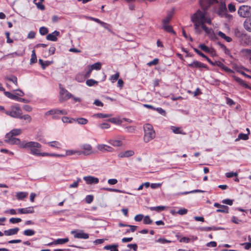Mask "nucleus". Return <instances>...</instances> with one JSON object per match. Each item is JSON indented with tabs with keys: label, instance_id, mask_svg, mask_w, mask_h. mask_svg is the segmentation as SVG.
I'll list each match as a JSON object with an SVG mask.
<instances>
[{
	"label": "nucleus",
	"instance_id": "f257e3e1",
	"mask_svg": "<svg viewBox=\"0 0 251 251\" xmlns=\"http://www.w3.org/2000/svg\"><path fill=\"white\" fill-rule=\"evenodd\" d=\"M190 18L191 21L194 24L195 32L198 34L201 33V25L206 23L209 25L212 24L211 18L205 10H198Z\"/></svg>",
	"mask_w": 251,
	"mask_h": 251
},
{
	"label": "nucleus",
	"instance_id": "f03ea898",
	"mask_svg": "<svg viewBox=\"0 0 251 251\" xmlns=\"http://www.w3.org/2000/svg\"><path fill=\"white\" fill-rule=\"evenodd\" d=\"M22 147V149H29L30 153L36 156L37 154H39V150L42 147V145L40 143L34 141L26 142L24 141Z\"/></svg>",
	"mask_w": 251,
	"mask_h": 251
},
{
	"label": "nucleus",
	"instance_id": "7ed1b4c3",
	"mask_svg": "<svg viewBox=\"0 0 251 251\" xmlns=\"http://www.w3.org/2000/svg\"><path fill=\"white\" fill-rule=\"evenodd\" d=\"M144 141L148 143L155 137V132L152 126L150 124H146L143 126Z\"/></svg>",
	"mask_w": 251,
	"mask_h": 251
},
{
	"label": "nucleus",
	"instance_id": "20e7f679",
	"mask_svg": "<svg viewBox=\"0 0 251 251\" xmlns=\"http://www.w3.org/2000/svg\"><path fill=\"white\" fill-rule=\"evenodd\" d=\"M4 113L12 118L19 119L22 114V110L18 104L11 106L10 110H5Z\"/></svg>",
	"mask_w": 251,
	"mask_h": 251
},
{
	"label": "nucleus",
	"instance_id": "39448f33",
	"mask_svg": "<svg viewBox=\"0 0 251 251\" xmlns=\"http://www.w3.org/2000/svg\"><path fill=\"white\" fill-rule=\"evenodd\" d=\"M68 112L66 110L62 109L60 110L58 108L52 109L46 112L45 114V116L52 115V119L54 120L59 119L60 117L59 115H67Z\"/></svg>",
	"mask_w": 251,
	"mask_h": 251
},
{
	"label": "nucleus",
	"instance_id": "423d86ee",
	"mask_svg": "<svg viewBox=\"0 0 251 251\" xmlns=\"http://www.w3.org/2000/svg\"><path fill=\"white\" fill-rule=\"evenodd\" d=\"M239 16L243 18H248L251 16V7L248 5H242L238 10Z\"/></svg>",
	"mask_w": 251,
	"mask_h": 251
},
{
	"label": "nucleus",
	"instance_id": "0eeeda50",
	"mask_svg": "<svg viewBox=\"0 0 251 251\" xmlns=\"http://www.w3.org/2000/svg\"><path fill=\"white\" fill-rule=\"evenodd\" d=\"M80 148L82 151H79V152H78V155H89L93 153L92 147L90 144L82 145Z\"/></svg>",
	"mask_w": 251,
	"mask_h": 251
},
{
	"label": "nucleus",
	"instance_id": "6e6552de",
	"mask_svg": "<svg viewBox=\"0 0 251 251\" xmlns=\"http://www.w3.org/2000/svg\"><path fill=\"white\" fill-rule=\"evenodd\" d=\"M227 10L225 2H221L219 6L218 14L222 16L226 17H232V16L227 13Z\"/></svg>",
	"mask_w": 251,
	"mask_h": 251
},
{
	"label": "nucleus",
	"instance_id": "1a4fd4ad",
	"mask_svg": "<svg viewBox=\"0 0 251 251\" xmlns=\"http://www.w3.org/2000/svg\"><path fill=\"white\" fill-rule=\"evenodd\" d=\"M4 140L5 142L10 145H18L20 148L22 149V144H23V141L21 142L19 138H15L14 137L5 138Z\"/></svg>",
	"mask_w": 251,
	"mask_h": 251
},
{
	"label": "nucleus",
	"instance_id": "9d476101",
	"mask_svg": "<svg viewBox=\"0 0 251 251\" xmlns=\"http://www.w3.org/2000/svg\"><path fill=\"white\" fill-rule=\"evenodd\" d=\"M188 66L191 68H198V69H201V68H205L207 70H208V67L206 66V65L199 62L197 60H194L192 63H189L188 64Z\"/></svg>",
	"mask_w": 251,
	"mask_h": 251
},
{
	"label": "nucleus",
	"instance_id": "9b49d317",
	"mask_svg": "<svg viewBox=\"0 0 251 251\" xmlns=\"http://www.w3.org/2000/svg\"><path fill=\"white\" fill-rule=\"evenodd\" d=\"M214 206L216 207L219 208L216 210V212L217 213H228V207L227 206L225 205H221L218 203H215L214 204Z\"/></svg>",
	"mask_w": 251,
	"mask_h": 251
},
{
	"label": "nucleus",
	"instance_id": "f8f14e48",
	"mask_svg": "<svg viewBox=\"0 0 251 251\" xmlns=\"http://www.w3.org/2000/svg\"><path fill=\"white\" fill-rule=\"evenodd\" d=\"M83 179L88 184H98L99 182L98 178L91 176H84Z\"/></svg>",
	"mask_w": 251,
	"mask_h": 251
},
{
	"label": "nucleus",
	"instance_id": "ddd939ff",
	"mask_svg": "<svg viewBox=\"0 0 251 251\" xmlns=\"http://www.w3.org/2000/svg\"><path fill=\"white\" fill-rule=\"evenodd\" d=\"M97 149L101 152H113L114 150L112 147L104 144L98 145Z\"/></svg>",
	"mask_w": 251,
	"mask_h": 251
},
{
	"label": "nucleus",
	"instance_id": "4468645a",
	"mask_svg": "<svg viewBox=\"0 0 251 251\" xmlns=\"http://www.w3.org/2000/svg\"><path fill=\"white\" fill-rule=\"evenodd\" d=\"M213 66H217L222 68L225 72L228 73H232L233 71L230 68L225 66L222 62L220 61H215L214 62Z\"/></svg>",
	"mask_w": 251,
	"mask_h": 251
},
{
	"label": "nucleus",
	"instance_id": "2eb2a0df",
	"mask_svg": "<svg viewBox=\"0 0 251 251\" xmlns=\"http://www.w3.org/2000/svg\"><path fill=\"white\" fill-rule=\"evenodd\" d=\"M22 130L20 128H15L11 130L10 132L6 133L5 135V138H9L14 137L15 136H18L21 134Z\"/></svg>",
	"mask_w": 251,
	"mask_h": 251
},
{
	"label": "nucleus",
	"instance_id": "dca6fc26",
	"mask_svg": "<svg viewBox=\"0 0 251 251\" xmlns=\"http://www.w3.org/2000/svg\"><path fill=\"white\" fill-rule=\"evenodd\" d=\"M234 69L238 73L244 75V76L248 78L251 77V75H247L245 72H243L242 70H244L247 72H250L249 69L245 68L243 66H239L237 65H234Z\"/></svg>",
	"mask_w": 251,
	"mask_h": 251
},
{
	"label": "nucleus",
	"instance_id": "f3484780",
	"mask_svg": "<svg viewBox=\"0 0 251 251\" xmlns=\"http://www.w3.org/2000/svg\"><path fill=\"white\" fill-rule=\"evenodd\" d=\"M59 35H60V32L57 30H55L51 33L49 34L47 36L46 39H47V40H48L49 41L55 42L57 40V37L59 36Z\"/></svg>",
	"mask_w": 251,
	"mask_h": 251
},
{
	"label": "nucleus",
	"instance_id": "a211bd4d",
	"mask_svg": "<svg viewBox=\"0 0 251 251\" xmlns=\"http://www.w3.org/2000/svg\"><path fill=\"white\" fill-rule=\"evenodd\" d=\"M134 154V152L132 150H128L124 152H121L118 154L119 158L129 157L132 156Z\"/></svg>",
	"mask_w": 251,
	"mask_h": 251
},
{
	"label": "nucleus",
	"instance_id": "6ab92c4d",
	"mask_svg": "<svg viewBox=\"0 0 251 251\" xmlns=\"http://www.w3.org/2000/svg\"><path fill=\"white\" fill-rule=\"evenodd\" d=\"M233 77L234 79L237 82H238L240 85L244 87L247 89H251V87L249 85H248L244 80H243L241 78L236 76H233Z\"/></svg>",
	"mask_w": 251,
	"mask_h": 251
},
{
	"label": "nucleus",
	"instance_id": "aec40b11",
	"mask_svg": "<svg viewBox=\"0 0 251 251\" xmlns=\"http://www.w3.org/2000/svg\"><path fill=\"white\" fill-rule=\"evenodd\" d=\"M18 212L20 214H30L34 213L33 207H29L25 208H19L18 209Z\"/></svg>",
	"mask_w": 251,
	"mask_h": 251
},
{
	"label": "nucleus",
	"instance_id": "412c9836",
	"mask_svg": "<svg viewBox=\"0 0 251 251\" xmlns=\"http://www.w3.org/2000/svg\"><path fill=\"white\" fill-rule=\"evenodd\" d=\"M19 230L18 227H15L14 228H11L8 230H6L4 231V234L6 236H11L16 234Z\"/></svg>",
	"mask_w": 251,
	"mask_h": 251
},
{
	"label": "nucleus",
	"instance_id": "4be33fe9",
	"mask_svg": "<svg viewBox=\"0 0 251 251\" xmlns=\"http://www.w3.org/2000/svg\"><path fill=\"white\" fill-rule=\"evenodd\" d=\"M4 94L5 96L8 97V98L14 100H17L18 101V100L19 99V97L18 96L17 94H12L9 92L7 91H4Z\"/></svg>",
	"mask_w": 251,
	"mask_h": 251
},
{
	"label": "nucleus",
	"instance_id": "5701e85b",
	"mask_svg": "<svg viewBox=\"0 0 251 251\" xmlns=\"http://www.w3.org/2000/svg\"><path fill=\"white\" fill-rule=\"evenodd\" d=\"M74 237L78 239H86L89 238V234L83 232H78L74 235Z\"/></svg>",
	"mask_w": 251,
	"mask_h": 251
},
{
	"label": "nucleus",
	"instance_id": "b1692460",
	"mask_svg": "<svg viewBox=\"0 0 251 251\" xmlns=\"http://www.w3.org/2000/svg\"><path fill=\"white\" fill-rule=\"evenodd\" d=\"M19 119L24 120L25 121L26 124H29L32 121L31 117L28 114H25L24 115L21 114Z\"/></svg>",
	"mask_w": 251,
	"mask_h": 251
},
{
	"label": "nucleus",
	"instance_id": "393cba45",
	"mask_svg": "<svg viewBox=\"0 0 251 251\" xmlns=\"http://www.w3.org/2000/svg\"><path fill=\"white\" fill-rule=\"evenodd\" d=\"M108 143L114 147H120L123 145L122 142L119 140H110Z\"/></svg>",
	"mask_w": 251,
	"mask_h": 251
},
{
	"label": "nucleus",
	"instance_id": "a878e982",
	"mask_svg": "<svg viewBox=\"0 0 251 251\" xmlns=\"http://www.w3.org/2000/svg\"><path fill=\"white\" fill-rule=\"evenodd\" d=\"M162 28L169 33L176 34V32L173 30V27L171 25H167V24H163Z\"/></svg>",
	"mask_w": 251,
	"mask_h": 251
},
{
	"label": "nucleus",
	"instance_id": "bb28decb",
	"mask_svg": "<svg viewBox=\"0 0 251 251\" xmlns=\"http://www.w3.org/2000/svg\"><path fill=\"white\" fill-rule=\"evenodd\" d=\"M118 247V245L114 244L105 246L104 247L103 249L106 250H110V251H119L117 249Z\"/></svg>",
	"mask_w": 251,
	"mask_h": 251
},
{
	"label": "nucleus",
	"instance_id": "cd10ccee",
	"mask_svg": "<svg viewBox=\"0 0 251 251\" xmlns=\"http://www.w3.org/2000/svg\"><path fill=\"white\" fill-rule=\"evenodd\" d=\"M173 15V12H169L167 16L163 20L162 23L163 24H168Z\"/></svg>",
	"mask_w": 251,
	"mask_h": 251
},
{
	"label": "nucleus",
	"instance_id": "c85d7f7f",
	"mask_svg": "<svg viewBox=\"0 0 251 251\" xmlns=\"http://www.w3.org/2000/svg\"><path fill=\"white\" fill-rule=\"evenodd\" d=\"M52 63V61H44L42 59H40L39 60V63L41 65V67L43 70L45 69V68L50 65Z\"/></svg>",
	"mask_w": 251,
	"mask_h": 251
},
{
	"label": "nucleus",
	"instance_id": "c756f323",
	"mask_svg": "<svg viewBox=\"0 0 251 251\" xmlns=\"http://www.w3.org/2000/svg\"><path fill=\"white\" fill-rule=\"evenodd\" d=\"M4 79L5 80H8V81L12 82L16 86L18 85L17 78L16 76H15L14 75H12L10 76H5L4 77Z\"/></svg>",
	"mask_w": 251,
	"mask_h": 251
},
{
	"label": "nucleus",
	"instance_id": "7c9ffc66",
	"mask_svg": "<svg viewBox=\"0 0 251 251\" xmlns=\"http://www.w3.org/2000/svg\"><path fill=\"white\" fill-rule=\"evenodd\" d=\"M244 27L246 30L251 32V18L246 19L244 22Z\"/></svg>",
	"mask_w": 251,
	"mask_h": 251
},
{
	"label": "nucleus",
	"instance_id": "2f4dec72",
	"mask_svg": "<svg viewBox=\"0 0 251 251\" xmlns=\"http://www.w3.org/2000/svg\"><path fill=\"white\" fill-rule=\"evenodd\" d=\"M27 196V193L26 192H19L17 193L16 197L18 200H22Z\"/></svg>",
	"mask_w": 251,
	"mask_h": 251
},
{
	"label": "nucleus",
	"instance_id": "473e14b6",
	"mask_svg": "<svg viewBox=\"0 0 251 251\" xmlns=\"http://www.w3.org/2000/svg\"><path fill=\"white\" fill-rule=\"evenodd\" d=\"M48 144L50 147L56 149H59L61 147V144L59 142L56 141L50 142L48 143Z\"/></svg>",
	"mask_w": 251,
	"mask_h": 251
},
{
	"label": "nucleus",
	"instance_id": "72a5a7b5",
	"mask_svg": "<svg viewBox=\"0 0 251 251\" xmlns=\"http://www.w3.org/2000/svg\"><path fill=\"white\" fill-rule=\"evenodd\" d=\"M92 68L90 66H88L85 68V74H84V78H88L90 76L92 71L93 70L91 69Z\"/></svg>",
	"mask_w": 251,
	"mask_h": 251
},
{
	"label": "nucleus",
	"instance_id": "f704fd0d",
	"mask_svg": "<svg viewBox=\"0 0 251 251\" xmlns=\"http://www.w3.org/2000/svg\"><path fill=\"white\" fill-rule=\"evenodd\" d=\"M248 139V134L240 133L238 134V138L235 140V141H237L240 140H247Z\"/></svg>",
	"mask_w": 251,
	"mask_h": 251
},
{
	"label": "nucleus",
	"instance_id": "c9c22d12",
	"mask_svg": "<svg viewBox=\"0 0 251 251\" xmlns=\"http://www.w3.org/2000/svg\"><path fill=\"white\" fill-rule=\"evenodd\" d=\"M69 241V239L68 238H59L55 240H54V242L56 243V245L58 244H63Z\"/></svg>",
	"mask_w": 251,
	"mask_h": 251
},
{
	"label": "nucleus",
	"instance_id": "e433bc0d",
	"mask_svg": "<svg viewBox=\"0 0 251 251\" xmlns=\"http://www.w3.org/2000/svg\"><path fill=\"white\" fill-rule=\"evenodd\" d=\"M37 62V57L35 53V50H33L32 51V53L31 55V58L30 60V64H34Z\"/></svg>",
	"mask_w": 251,
	"mask_h": 251
},
{
	"label": "nucleus",
	"instance_id": "4c0bfd02",
	"mask_svg": "<svg viewBox=\"0 0 251 251\" xmlns=\"http://www.w3.org/2000/svg\"><path fill=\"white\" fill-rule=\"evenodd\" d=\"M35 233V231L34 230L31 229H26V230H24V231L23 232V234L27 236H32V235H34Z\"/></svg>",
	"mask_w": 251,
	"mask_h": 251
},
{
	"label": "nucleus",
	"instance_id": "58836bf2",
	"mask_svg": "<svg viewBox=\"0 0 251 251\" xmlns=\"http://www.w3.org/2000/svg\"><path fill=\"white\" fill-rule=\"evenodd\" d=\"M76 122L81 125H84L87 124L88 120L84 118H76Z\"/></svg>",
	"mask_w": 251,
	"mask_h": 251
},
{
	"label": "nucleus",
	"instance_id": "ea45409f",
	"mask_svg": "<svg viewBox=\"0 0 251 251\" xmlns=\"http://www.w3.org/2000/svg\"><path fill=\"white\" fill-rule=\"evenodd\" d=\"M86 84L87 86H88L89 87H91V86H94L95 84H98V81H96L93 79H88L86 81Z\"/></svg>",
	"mask_w": 251,
	"mask_h": 251
},
{
	"label": "nucleus",
	"instance_id": "a19ab883",
	"mask_svg": "<svg viewBox=\"0 0 251 251\" xmlns=\"http://www.w3.org/2000/svg\"><path fill=\"white\" fill-rule=\"evenodd\" d=\"M90 67L92 68L91 69L100 70L101 67V64L99 62H97L91 65Z\"/></svg>",
	"mask_w": 251,
	"mask_h": 251
},
{
	"label": "nucleus",
	"instance_id": "79ce46f5",
	"mask_svg": "<svg viewBox=\"0 0 251 251\" xmlns=\"http://www.w3.org/2000/svg\"><path fill=\"white\" fill-rule=\"evenodd\" d=\"M165 208V207L164 206H157L155 207H151L150 209L151 211H156L157 212H159L162 210H164Z\"/></svg>",
	"mask_w": 251,
	"mask_h": 251
},
{
	"label": "nucleus",
	"instance_id": "37998d69",
	"mask_svg": "<svg viewBox=\"0 0 251 251\" xmlns=\"http://www.w3.org/2000/svg\"><path fill=\"white\" fill-rule=\"evenodd\" d=\"M227 8L228 11L231 13L234 12L236 11L235 5L233 3H230L228 4L227 5Z\"/></svg>",
	"mask_w": 251,
	"mask_h": 251
},
{
	"label": "nucleus",
	"instance_id": "c03bdc74",
	"mask_svg": "<svg viewBox=\"0 0 251 251\" xmlns=\"http://www.w3.org/2000/svg\"><path fill=\"white\" fill-rule=\"evenodd\" d=\"M119 73H116L115 75H112L109 79L111 80V81L112 82V83H114L115 82L116 80H117L119 78Z\"/></svg>",
	"mask_w": 251,
	"mask_h": 251
},
{
	"label": "nucleus",
	"instance_id": "a18cd8bd",
	"mask_svg": "<svg viewBox=\"0 0 251 251\" xmlns=\"http://www.w3.org/2000/svg\"><path fill=\"white\" fill-rule=\"evenodd\" d=\"M199 47L203 51L205 52L208 53L210 52V49L208 47H207L205 45L203 44H201L199 45Z\"/></svg>",
	"mask_w": 251,
	"mask_h": 251
},
{
	"label": "nucleus",
	"instance_id": "49530a36",
	"mask_svg": "<svg viewBox=\"0 0 251 251\" xmlns=\"http://www.w3.org/2000/svg\"><path fill=\"white\" fill-rule=\"evenodd\" d=\"M39 32L41 35H45L48 33V29L47 27L42 26L40 28Z\"/></svg>",
	"mask_w": 251,
	"mask_h": 251
},
{
	"label": "nucleus",
	"instance_id": "de8ad7c7",
	"mask_svg": "<svg viewBox=\"0 0 251 251\" xmlns=\"http://www.w3.org/2000/svg\"><path fill=\"white\" fill-rule=\"evenodd\" d=\"M172 129L173 132L175 134H183L182 130H181L180 127L172 126Z\"/></svg>",
	"mask_w": 251,
	"mask_h": 251
},
{
	"label": "nucleus",
	"instance_id": "09e8293b",
	"mask_svg": "<svg viewBox=\"0 0 251 251\" xmlns=\"http://www.w3.org/2000/svg\"><path fill=\"white\" fill-rule=\"evenodd\" d=\"M81 180L79 178H77V180L76 181H74L72 184H71L69 185V187L72 188H77L78 185V182L81 181Z\"/></svg>",
	"mask_w": 251,
	"mask_h": 251
},
{
	"label": "nucleus",
	"instance_id": "8fccbe9b",
	"mask_svg": "<svg viewBox=\"0 0 251 251\" xmlns=\"http://www.w3.org/2000/svg\"><path fill=\"white\" fill-rule=\"evenodd\" d=\"M94 116L96 117L99 118H105L107 117H109L110 116V115L103 114V113H97L94 115Z\"/></svg>",
	"mask_w": 251,
	"mask_h": 251
},
{
	"label": "nucleus",
	"instance_id": "3c124183",
	"mask_svg": "<svg viewBox=\"0 0 251 251\" xmlns=\"http://www.w3.org/2000/svg\"><path fill=\"white\" fill-rule=\"evenodd\" d=\"M22 221V219L20 218H11L9 220L10 223L12 224H16Z\"/></svg>",
	"mask_w": 251,
	"mask_h": 251
},
{
	"label": "nucleus",
	"instance_id": "603ef678",
	"mask_svg": "<svg viewBox=\"0 0 251 251\" xmlns=\"http://www.w3.org/2000/svg\"><path fill=\"white\" fill-rule=\"evenodd\" d=\"M156 242L162 244H164L166 243H170L171 242V241L167 240L165 238H160L157 240Z\"/></svg>",
	"mask_w": 251,
	"mask_h": 251
},
{
	"label": "nucleus",
	"instance_id": "864d4df0",
	"mask_svg": "<svg viewBox=\"0 0 251 251\" xmlns=\"http://www.w3.org/2000/svg\"><path fill=\"white\" fill-rule=\"evenodd\" d=\"M43 2L38 1L34 2L35 4L36 5L37 7L42 10H44L45 8V6L42 4Z\"/></svg>",
	"mask_w": 251,
	"mask_h": 251
},
{
	"label": "nucleus",
	"instance_id": "5fc2aeb1",
	"mask_svg": "<svg viewBox=\"0 0 251 251\" xmlns=\"http://www.w3.org/2000/svg\"><path fill=\"white\" fill-rule=\"evenodd\" d=\"M78 152H79V151H76V150H67L66 151V154H65V156L66 155H72L73 154H74L75 153H76L78 154Z\"/></svg>",
	"mask_w": 251,
	"mask_h": 251
},
{
	"label": "nucleus",
	"instance_id": "6e6d98bb",
	"mask_svg": "<svg viewBox=\"0 0 251 251\" xmlns=\"http://www.w3.org/2000/svg\"><path fill=\"white\" fill-rule=\"evenodd\" d=\"M201 27L207 34H209L211 33V29L207 27L205 25V24H203V25H201Z\"/></svg>",
	"mask_w": 251,
	"mask_h": 251
},
{
	"label": "nucleus",
	"instance_id": "4d7b16f0",
	"mask_svg": "<svg viewBox=\"0 0 251 251\" xmlns=\"http://www.w3.org/2000/svg\"><path fill=\"white\" fill-rule=\"evenodd\" d=\"M242 52L246 55L249 56V58L251 57V50L248 49H243Z\"/></svg>",
	"mask_w": 251,
	"mask_h": 251
},
{
	"label": "nucleus",
	"instance_id": "13d9d810",
	"mask_svg": "<svg viewBox=\"0 0 251 251\" xmlns=\"http://www.w3.org/2000/svg\"><path fill=\"white\" fill-rule=\"evenodd\" d=\"M152 221L150 219L149 216H146L144 218V223L145 224H151Z\"/></svg>",
	"mask_w": 251,
	"mask_h": 251
},
{
	"label": "nucleus",
	"instance_id": "bf43d9fd",
	"mask_svg": "<svg viewBox=\"0 0 251 251\" xmlns=\"http://www.w3.org/2000/svg\"><path fill=\"white\" fill-rule=\"evenodd\" d=\"M188 210L187 209L181 208L177 211V214L180 215H183L186 214Z\"/></svg>",
	"mask_w": 251,
	"mask_h": 251
},
{
	"label": "nucleus",
	"instance_id": "052dcab7",
	"mask_svg": "<svg viewBox=\"0 0 251 251\" xmlns=\"http://www.w3.org/2000/svg\"><path fill=\"white\" fill-rule=\"evenodd\" d=\"M231 222L234 224H239L241 222L242 220L238 219L236 217L233 216L231 217Z\"/></svg>",
	"mask_w": 251,
	"mask_h": 251
},
{
	"label": "nucleus",
	"instance_id": "680f3d73",
	"mask_svg": "<svg viewBox=\"0 0 251 251\" xmlns=\"http://www.w3.org/2000/svg\"><path fill=\"white\" fill-rule=\"evenodd\" d=\"M84 75L83 76L81 74H77L76 75L75 79L78 82H82L84 79Z\"/></svg>",
	"mask_w": 251,
	"mask_h": 251
},
{
	"label": "nucleus",
	"instance_id": "e2e57ef3",
	"mask_svg": "<svg viewBox=\"0 0 251 251\" xmlns=\"http://www.w3.org/2000/svg\"><path fill=\"white\" fill-rule=\"evenodd\" d=\"M237 176L238 174L234 172H228L226 174V176L227 178H231L233 176Z\"/></svg>",
	"mask_w": 251,
	"mask_h": 251
},
{
	"label": "nucleus",
	"instance_id": "0e129e2a",
	"mask_svg": "<svg viewBox=\"0 0 251 251\" xmlns=\"http://www.w3.org/2000/svg\"><path fill=\"white\" fill-rule=\"evenodd\" d=\"M94 199V197L92 195H87L85 198V201L87 203H91Z\"/></svg>",
	"mask_w": 251,
	"mask_h": 251
},
{
	"label": "nucleus",
	"instance_id": "69168bd1",
	"mask_svg": "<svg viewBox=\"0 0 251 251\" xmlns=\"http://www.w3.org/2000/svg\"><path fill=\"white\" fill-rule=\"evenodd\" d=\"M158 61H159V60L157 58H154L151 61H150L149 63H148L147 64H148V65L149 66H152V65H155L157 64H158Z\"/></svg>",
	"mask_w": 251,
	"mask_h": 251
},
{
	"label": "nucleus",
	"instance_id": "338daca9",
	"mask_svg": "<svg viewBox=\"0 0 251 251\" xmlns=\"http://www.w3.org/2000/svg\"><path fill=\"white\" fill-rule=\"evenodd\" d=\"M222 202L224 204L229 205H232L233 204V201L228 199L223 200Z\"/></svg>",
	"mask_w": 251,
	"mask_h": 251
},
{
	"label": "nucleus",
	"instance_id": "774afa93",
	"mask_svg": "<svg viewBox=\"0 0 251 251\" xmlns=\"http://www.w3.org/2000/svg\"><path fill=\"white\" fill-rule=\"evenodd\" d=\"M144 218V216L142 214H138L134 217V220L136 222H140Z\"/></svg>",
	"mask_w": 251,
	"mask_h": 251
}]
</instances>
